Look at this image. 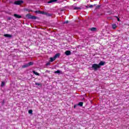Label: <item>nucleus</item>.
<instances>
[{
	"label": "nucleus",
	"mask_w": 129,
	"mask_h": 129,
	"mask_svg": "<svg viewBox=\"0 0 129 129\" xmlns=\"http://www.w3.org/2000/svg\"><path fill=\"white\" fill-rule=\"evenodd\" d=\"M34 13L35 14H39V15H44L45 16H46V17H51L52 16L51 14H49L47 12H45L44 11H34Z\"/></svg>",
	"instance_id": "1"
},
{
	"label": "nucleus",
	"mask_w": 129,
	"mask_h": 129,
	"mask_svg": "<svg viewBox=\"0 0 129 129\" xmlns=\"http://www.w3.org/2000/svg\"><path fill=\"white\" fill-rule=\"evenodd\" d=\"M26 18H27V19H30V20H36V19H39V17L31 15L30 14H27L26 15Z\"/></svg>",
	"instance_id": "2"
},
{
	"label": "nucleus",
	"mask_w": 129,
	"mask_h": 129,
	"mask_svg": "<svg viewBox=\"0 0 129 129\" xmlns=\"http://www.w3.org/2000/svg\"><path fill=\"white\" fill-rule=\"evenodd\" d=\"M92 70H94V71H97V70H98V69L100 68L98 67V64L94 63L92 66Z\"/></svg>",
	"instance_id": "3"
},
{
	"label": "nucleus",
	"mask_w": 129,
	"mask_h": 129,
	"mask_svg": "<svg viewBox=\"0 0 129 129\" xmlns=\"http://www.w3.org/2000/svg\"><path fill=\"white\" fill-rule=\"evenodd\" d=\"M32 65H34V62L33 61H30L28 63H26L23 66H22V68H27L29 67V66H32Z\"/></svg>",
	"instance_id": "4"
},
{
	"label": "nucleus",
	"mask_w": 129,
	"mask_h": 129,
	"mask_svg": "<svg viewBox=\"0 0 129 129\" xmlns=\"http://www.w3.org/2000/svg\"><path fill=\"white\" fill-rule=\"evenodd\" d=\"M22 4H24V1L22 0L17 1L14 2V5H16L17 6H20V5H22Z\"/></svg>",
	"instance_id": "5"
},
{
	"label": "nucleus",
	"mask_w": 129,
	"mask_h": 129,
	"mask_svg": "<svg viewBox=\"0 0 129 129\" xmlns=\"http://www.w3.org/2000/svg\"><path fill=\"white\" fill-rule=\"evenodd\" d=\"M104 64H105V61H101L98 65L100 68V66H103Z\"/></svg>",
	"instance_id": "6"
},
{
	"label": "nucleus",
	"mask_w": 129,
	"mask_h": 129,
	"mask_svg": "<svg viewBox=\"0 0 129 129\" xmlns=\"http://www.w3.org/2000/svg\"><path fill=\"white\" fill-rule=\"evenodd\" d=\"M4 36L5 38H12V37H13V35L9 34H4Z\"/></svg>",
	"instance_id": "7"
},
{
	"label": "nucleus",
	"mask_w": 129,
	"mask_h": 129,
	"mask_svg": "<svg viewBox=\"0 0 129 129\" xmlns=\"http://www.w3.org/2000/svg\"><path fill=\"white\" fill-rule=\"evenodd\" d=\"M14 17L16 18V19H21V18H22V16L18 15V14H14Z\"/></svg>",
	"instance_id": "8"
},
{
	"label": "nucleus",
	"mask_w": 129,
	"mask_h": 129,
	"mask_svg": "<svg viewBox=\"0 0 129 129\" xmlns=\"http://www.w3.org/2000/svg\"><path fill=\"white\" fill-rule=\"evenodd\" d=\"M64 53L67 55V56H69V55H71V51L70 50H67L65 51Z\"/></svg>",
	"instance_id": "9"
},
{
	"label": "nucleus",
	"mask_w": 129,
	"mask_h": 129,
	"mask_svg": "<svg viewBox=\"0 0 129 129\" xmlns=\"http://www.w3.org/2000/svg\"><path fill=\"white\" fill-rule=\"evenodd\" d=\"M60 53H56L55 54V55L54 56V59H56L57 58H59V57H60Z\"/></svg>",
	"instance_id": "10"
},
{
	"label": "nucleus",
	"mask_w": 129,
	"mask_h": 129,
	"mask_svg": "<svg viewBox=\"0 0 129 129\" xmlns=\"http://www.w3.org/2000/svg\"><path fill=\"white\" fill-rule=\"evenodd\" d=\"M90 30L92 31V32H96V30H97V29L95 27H92L90 29Z\"/></svg>",
	"instance_id": "11"
},
{
	"label": "nucleus",
	"mask_w": 129,
	"mask_h": 129,
	"mask_svg": "<svg viewBox=\"0 0 129 129\" xmlns=\"http://www.w3.org/2000/svg\"><path fill=\"white\" fill-rule=\"evenodd\" d=\"M33 73L34 74H35V75H37V76H40V74L38 73L37 72H36V71H33Z\"/></svg>",
	"instance_id": "12"
},
{
	"label": "nucleus",
	"mask_w": 129,
	"mask_h": 129,
	"mask_svg": "<svg viewBox=\"0 0 129 129\" xmlns=\"http://www.w3.org/2000/svg\"><path fill=\"white\" fill-rule=\"evenodd\" d=\"M50 62H53V61H55V60H56V59L54 58V56L53 57H50Z\"/></svg>",
	"instance_id": "13"
},
{
	"label": "nucleus",
	"mask_w": 129,
	"mask_h": 129,
	"mask_svg": "<svg viewBox=\"0 0 129 129\" xmlns=\"http://www.w3.org/2000/svg\"><path fill=\"white\" fill-rule=\"evenodd\" d=\"M81 9H83L82 7L74 8V10H81Z\"/></svg>",
	"instance_id": "14"
},
{
	"label": "nucleus",
	"mask_w": 129,
	"mask_h": 129,
	"mask_svg": "<svg viewBox=\"0 0 129 129\" xmlns=\"http://www.w3.org/2000/svg\"><path fill=\"white\" fill-rule=\"evenodd\" d=\"M54 73H56L57 74H61V73H62V72L60 71L59 70H57L54 72Z\"/></svg>",
	"instance_id": "15"
},
{
	"label": "nucleus",
	"mask_w": 129,
	"mask_h": 129,
	"mask_svg": "<svg viewBox=\"0 0 129 129\" xmlns=\"http://www.w3.org/2000/svg\"><path fill=\"white\" fill-rule=\"evenodd\" d=\"M55 2H57V0H50L48 2V4H52V3H55Z\"/></svg>",
	"instance_id": "16"
},
{
	"label": "nucleus",
	"mask_w": 129,
	"mask_h": 129,
	"mask_svg": "<svg viewBox=\"0 0 129 129\" xmlns=\"http://www.w3.org/2000/svg\"><path fill=\"white\" fill-rule=\"evenodd\" d=\"M116 24H112V28L114 29H116Z\"/></svg>",
	"instance_id": "17"
},
{
	"label": "nucleus",
	"mask_w": 129,
	"mask_h": 129,
	"mask_svg": "<svg viewBox=\"0 0 129 129\" xmlns=\"http://www.w3.org/2000/svg\"><path fill=\"white\" fill-rule=\"evenodd\" d=\"M83 106V102H79L78 104V106Z\"/></svg>",
	"instance_id": "18"
},
{
	"label": "nucleus",
	"mask_w": 129,
	"mask_h": 129,
	"mask_svg": "<svg viewBox=\"0 0 129 129\" xmlns=\"http://www.w3.org/2000/svg\"><path fill=\"white\" fill-rule=\"evenodd\" d=\"M100 7H101L100 5L97 6L95 10H99V9H100Z\"/></svg>",
	"instance_id": "19"
},
{
	"label": "nucleus",
	"mask_w": 129,
	"mask_h": 129,
	"mask_svg": "<svg viewBox=\"0 0 129 129\" xmlns=\"http://www.w3.org/2000/svg\"><path fill=\"white\" fill-rule=\"evenodd\" d=\"M5 84H6V83H5V82H2L1 84V87H4Z\"/></svg>",
	"instance_id": "20"
},
{
	"label": "nucleus",
	"mask_w": 129,
	"mask_h": 129,
	"mask_svg": "<svg viewBox=\"0 0 129 129\" xmlns=\"http://www.w3.org/2000/svg\"><path fill=\"white\" fill-rule=\"evenodd\" d=\"M28 113H29V114H33V110H29L28 111Z\"/></svg>",
	"instance_id": "21"
},
{
	"label": "nucleus",
	"mask_w": 129,
	"mask_h": 129,
	"mask_svg": "<svg viewBox=\"0 0 129 129\" xmlns=\"http://www.w3.org/2000/svg\"><path fill=\"white\" fill-rule=\"evenodd\" d=\"M35 85H38V86H42L41 83H35Z\"/></svg>",
	"instance_id": "22"
},
{
	"label": "nucleus",
	"mask_w": 129,
	"mask_h": 129,
	"mask_svg": "<svg viewBox=\"0 0 129 129\" xmlns=\"http://www.w3.org/2000/svg\"><path fill=\"white\" fill-rule=\"evenodd\" d=\"M115 17L116 18L118 22H120V20L119 18H118V17L115 16Z\"/></svg>",
	"instance_id": "23"
},
{
	"label": "nucleus",
	"mask_w": 129,
	"mask_h": 129,
	"mask_svg": "<svg viewBox=\"0 0 129 129\" xmlns=\"http://www.w3.org/2000/svg\"><path fill=\"white\" fill-rule=\"evenodd\" d=\"M68 23H69V21H65L63 23V24H68Z\"/></svg>",
	"instance_id": "24"
},
{
	"label": "nucleus",
	"mask_w": 129,
	"mask_h": 129,
	"mask_svg": "<svg viewBox=\"0 0 129 129\" xmlns=\"http://www.w3.org/2000/svg\"><path fill=\"white\" fill-rule=\"evenodd\" d=\"M77 106H78V104H76L74 106V108H76V107H77Z\"/></svg>",
	"instance_id": "25"
},
{
	"label": "nucleus",
	"mask_w": 129,
	"mask_h": 129,
	"mask_svg": "<svg viewBox=\"0 0 129 129\" xmlns=\"http://www.w3.org/2000/svg\"><path fill=\"white\" fill-rule=\"evenodd\" d=\"M7 20H8V21H11V20H12V18H11V17H8V18H7Z\"/></svg>",
	"instance_id": "26"
},
{
	"label": "nucleus",
	"mask_w": 129,
	"mask_h": 129,
	"mask_svg": "<svg viewBox=\"0 0 129 129\" xmlns=\"http://www.w3.org/2000/svg\"><path fill=\"white\" fill-rule=\"evenodd\" d=\"M50 62H47L46 63V66H48V65H50Z\"/></svg>",
	"instance_id": "27"
},
{
	"label": "nucleus",
	"mask_w": 129,
	"mask_h": 129,
	"mask_svg": "<svg viewBox=\"0 0 129 129\" xmlns=\"http://www.w3.org/2000/svg\"><path fill=\"white\" fill-rule=\"evenodd\" d=\"M2 105H5V100H3V101L2 102Z\"/></svg>",
	"instance_id": "28"
},
{
	"label": "nucleus",
	"mask_w": 129,
	"mask_h": 129,
	"mask_svg": "<svg viewBox=\"0 0 129 129\" xmlns=\"http://www.w3.org/2000/svg\"><path fill=\"white\" fill-rule=\"evenodd\" d=\"M89 8H93V5H90L89 6Z\"/></svg>",
	"instance_id": "29"
},
{
	"label": "nucleus",
	"mask_w": 129,
	"mask_h": 129,
	"mask_svg": "<svg viewBox=\"0 0 129 129\" xmlns=\"http://www.w3.org/2000/svg\"><path fill=\"white\" fill-rule=\"evenodd\" d=\"M26 11H27V12H30V11H29V9H27ZM30 11L32 12L31 10Z\"/></svg>",
	"instance_id": "30"
},
{
	"label": "nucleus",
	"mask_w": 129,
	"mask_h": 129,
	"mask_svg": "<svg viewBox=\"0 0 129 129\" xmlns=\"http://www.w3.org/2000/svg\"><path fill=\"white\" fill-rule=\"evenodd\" d=\"M86 8H87V9H88V8H89V6L88 7V6H86Z\"/></svg>",
	"instance_id": "31"
},
{
	"label": "nucleus",
	"mask_w": 129,
	"mask_h": 129,
	"mask_svg": "<svg viewBox=\"0 0 129 129\" xmlns=\"http://www.w3.org/2000/svg\"><path fill=\"white\" fill-rule=\"evenodd\" d=\"M93 7H95V6H96V5H93Z\"/></svg>",
	"instance_id": "32"
}]
</instances>
